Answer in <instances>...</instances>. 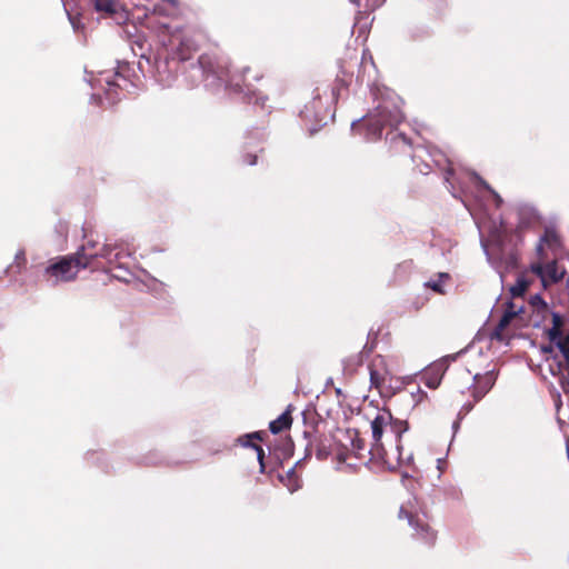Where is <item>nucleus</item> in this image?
<instances>
[{
  "mask_svg": "<svg viewBox=\"0 0 569 569\" xmlns=\"http://www.w3.org/2000/svg\"><path fill=\"white\" fill-rule=\"evenodd\" d=\"M399 516H400V517L406 516V517L408 518L409 523H410L411 526H418V519L415 521L413 516H412L410 512H408V511L406 510V508H405V507H401V508H400V513H399Z\"/></svg>",
  "mask_w": 569,
  "mask_h": 569,
  "instance_id": "nucleus-16",
  "label": "nucleus"
},
{
  "mask_svg": "<svg viewBox=\"0 0 569 569\" xmlns=\"http://www.w3.org/2000/svg\"><path fill=\"white\" fill-rule=\"evenodd\" d=\"M466 358L467 368L461 378L465 383H468L470 378L473 380L472 395L476 399H480L495 383L493 369L489 368V358L473 349L466 353Z\"/></svg>",
  "mask_w": 569,
  "mask_h": 569,
  "instance_id": "nucleus-2",
  "label": "nucleus"
},
{
  "mask_svg": "<svg viewBox=\"0 0 569 569\" xmlns=\"http://www.w3.org/2000/svg\"><path fill=\"white\" fill-rule=\"evenodd\" d=\"M94 9L99 12H103L109 16L119 14L120 18H124L126 13L122 10V7L113 1V0H93Z\"/></svg>",
  "mask_w": 569,
  "mask_h": 569,
  "instance_id": "nucleus-9",
  "label": "nucleus"
},
{
  "mask_svg": "<svg viewBox=\"0 0 569 569\" xmlns=\"http://www.w3.org/2000/svg\"><path fill=\"white\" fill-rule=\"evenodd\" d=\"M369 369L371 386H373L377 389H380L387 382V378L389 375L387 369L385 368L383 359H375Z\"/></svg>",
  "mask_w": 569,
  "mask_h": 569,
  "instance_id": "nucleus-7",
  "label": "nucleus"
},
{
  "mask_svg": "<svg viewBox=\"0 0 569 569\" xmlns=\"http://www.w3.org/2000/svg\"><path fill=\"white\" fill-rule=\"evenodd\" d=\"M391 419V413L388 410H378L376 416L371 420L373 442L370 452L373 457L381 459L385 463L388 462L385 458V451L381 445V437L383 430L390 425Z\"/></svg>",
  "mask_w": 569,
  "mask_h": 569,
  "instance_id": "nucleus-4",
  "label": "nucleus"
},
{
  "mask_svg": "<svg viewBox=\"0 0 569 569\" xmlns=\"http://www.w3.org/2000/svg\"><path fill=\"white\" fill-rule=\"evenodd\" d=\"M340 438L339 441L342 446L350 450L355 456L360 457V451L363 449V441L359 438L356 430H347Z\"/></svg>",
  "mask_w": 569,
  "mask_h": 569,
  "instance_id": "nucleus-8",
  "label": "nucleus"
},
{
  "mask_svg": "<svg viewBox=\"0 0 569 569\" xmlns=\"http://www.w3.org/2000/svg\"><path fill=\"white\" fill-rule=\"evenodd\" d=\"M70 21H71L72 27H73L74 29H78V27H79V26H78V22L76 21V19L70 18Z\"/></svg>",
  "mask_w": 569,
  "mask_h": 569,
  "instance_id": "nucleus-22",
  "label": "nucleus"
},
{
  "mask_svg": "<svg viewBox=\"0 0 569 569\" xmlns=\"http://www.w3.org/2000/svg\"><path fill=\"white\" fill-rule=\"evenodd\" d=\"M112 250H113V247L111 244H104L98 256H100L102 258H109Z\"/></svg>",
  "mask_w": 569,
  "mask_h": 569,
  "instance_id": "nucleus-17",
  "label": "nucleus"
},
{
  "mask_svg": "<svg viewBox=\"0 0 569 569\" xmlns=\"http://www.w3.org/2000/svg\"><path fill=\"white\" fill-rule=\"evenodd\" d=\"M528 288V282L523 278H519L515 286L511 287L510 291L512 297L517 298L522 296Z\"/></svg>",
  "mask_w": 569,
  "mask_h": 569,
  "instance_id": "nucleus-13",
  "label": "nucleus"
},
{
  "mask_svg": "<svg viewBox=\"0 0 569 569\" xmlns=\"http://www.w3.org/2000/svg\"><path fill=\"white\" fill-rule=\"evenodd\" d=\"M551 317L553 326L547 332L551 346L541 348L543 358L538 365V372L543 380L555 379L566 389L569 382V336L561 335V317L557 313H551Z\"/></svg>",
  "mask_w": 569,
  "mask_h": 569,
  "instance_id": "nucleus-1",
  "label": "nucleus"
},
{
  "mask_svg": "<svg viewBox=\"0 0 569 569\" xmlns=\"http://www.w3.org/2000/svg\"><path fill=\"white\" fill-rule=\"evenodd\" d=\"M352 2L359 4V0H351Z\"/></svg>",
  "mask_w": 569,
  "mask_h": 569,
  "instance_id": "nucleus-24",
  "label": "nucleus"
},
{
  "mask_svg": "<svg viewBox=\"0 0 569 569\" xmlns=\"http://www.w3.org/2000/svg\"><path fill=\"white\" fill-rule=\"evenodd\" d=\"M84 247L81 248L74 256L64 257L61 260L50 264L46 269L49 280L53 283L66 282L74 279L80 269L89 264V259L86 258Z\"/></svg>",
  "mask_w": 569,
  "mask_h": 569,
  "instance_id": "nucleus-3",
  "label": "nucleus"
},
{
  "mask_svg": "<svg viewBox=\"0 0 569 569\" xmlns=\"http://www.w3.org/2000/svg\"><path fill=\"white\" fill-rule=\"evenodd\" d=\"M417 402L421 401L427 395L420 388L417 390V393L412 395Z\"/></svg>",
  "mask_w": 569,
  "mask_h": 569,
  "instance_id": "nucleus-19",
  "label": "nucleus"
},
{
  "mask_svg": "<svg viewBox=\"0 0 569 569\" xmlns=\"http://www.w3.org/2000/svg\"><path fill=\"white\" fill-rule=\"evenodd\" d=\"M532 305H540L543 311H546V312L548 311L546 303L540 299L539 296H536L532 299Z\"/></svg>",
  "mask_w": 569,
  "mask_h": 569,
  "instance_id": "nucleus-18",
  "label": "nucleus"
},
{
  "mask_svg": "<svg viewBox=\"0 0 569 569\" xmlns=\"http://www.w3.org/2000/svg\"><path fill=\"white\" fill-rule=\"evenodd\" d=\"M291 423L292 419L290 412L286 411L282 415H280L276 420L271 421L269 428L272 433H279L282 430L290 428Z\"/></svg>",
  "mask_w": 569,
  "mask_h": 569,
  "instance_id": "nucleus-11",
  "label": "nucleus"
},
{
  "mask_svg": "<svg viewBox=\"0 0 569 569\" xmlns=\"http://www.w3.org/2000/svg\"><path fill=\"white\" fill-rule=\"evenodd\" d=\"M531 269L540 277L543 286L558 282L565 276V269L558 266L556 261L548 262L545 266L535 263L531 266Z\"/></svg>",
  "mask_w": 569,
  "mask_h": 569,
  "instance_id": "nucleus-6",
  "label": "nucleus"
},
{
  "mask_svg": "<svg viewBox=\"0 0 569 569\" xmlns=\"http://www.w3.org/2000/svg\"><path fill=\"white\" fill-rule=\"evenodd\" d=\"M16 259L21 261L22 263L26 261V258H24V252L23 251H19L16 256Z\"/></svg>",
  "mask_w": 569,
  "mask_h": 569,
  "instance_id": "nucleus-20",
  "label": "nucleus"
},
{
  "mask_svg": "<svg viewBox=\"0 0 569 569\" xmlns=\"http://www.w3.org/2000/svg\"><path fill=\"white\" fill-rule=\"evenodd\" d=\"M443 375V366L441 363L433 365L427 369L423 375L425 385L431 389L439 387Z\"/></svg>",
  "mask_w": 569,
  "mask_h": 569,
  "instance_id": "nucleus-10",
  "label": "nucleus"
},
{
  "mask_svg": "<svg viewBox=\"0 0 569 569\" xmlns=\"http://www.w3.org/2000/svg\"><path fill=\"white\" fill-rule=\"evenodd\" d=\"M492 193L495 194V198H496L498 201H500V197H499V194L495 193L493 191H492Z\"/></svg>",
  "mask_w": 569,
  "mask_h": 569,
  "instance_id": "nucleus-23",
  "label": "nucleus"
},
{
  "mask_svg": "<svg viewBox=\"0 0 569 569\" xmlns=\"http://www.w3.org/2000/svg\"><path fill=\"white\" fill-rule=\"evenodd\" d=\"M450 276L448 273H439L436 279H430L426 282V286L432 289L435 292L440 295L446 293L445 286L449 281Z\"/></svg>",
  "mask_w": 569,
  "mask_h": 569,
  "instance_id": "nucleus-12",
  "label": "nucleus"
},
{
  "mask_svg": "<svg viewBox=\"0 0 569 569\" xmlns=\"http://www.w3.org/2000/svg\"><path fill=\"white\" fill-rule=\"evenodd\" d=\"M522 306H517L515 302L509 303L497 328L491 333V338L502 341L506 338L505 330L509 326L512 325L515 327H519L520 325L518 323V321L520 318V313L522 312Z\"/></svg>",
  "mask_w": 569,
  "mask_h": 569,
  "instance_id": "nucleus-5",
  "label": "nucleus"
},
{
  "mask_svg": "<svg viewBox=\"0 0 569 569\" xmlns=\"http://www.w3.org/2000/svg\"><path fill=\"white\" fill-rule=\"evenodd\" d=\"M545 244H547L548 247H553L557 244V237L555 233L552 232H547L545 238L541 240L539 247H538V252L539 254H542V251H543V247Z\"/></svg>",
  "mask_w": 569,
  "mask_h": 569,
  "instance_id": "nucleus-14",
  "label": "nucleus"
},
{
  "mask_svg": "<svg viewBox=\"0 0 569 569\" xmlns=\"http://www.w3.org/2000/svg\"><path fill=\"white\" fill-rule=\"evenodd\" d=\"M402 114L399 110H395L389 113L388 117H383V122L389 123L390 126H397L402 121Z\"/></svg>",
  "mask_w": 569,
  "mask_h": 569,
  "instance_id": "nucleus-15",
  "label": "nucleus"
},
{
  "mask_svg": "<svg viewBox=\"0 0 569 569\" xmlns=\"http://www.w3.org/2000/svg\"><path fill=\"white\" fill-rule=\"evenodd\" d=\"M254 449L257 450L258 452V459L259 461L262 463V457H263V450L260 448V447H254Z\"/></svg>",
  "mask_w": 569,
  "mask_h": 569,
  "instance_id": "nucleus-21",
  "label": "nucleus"
}]
</instances>
